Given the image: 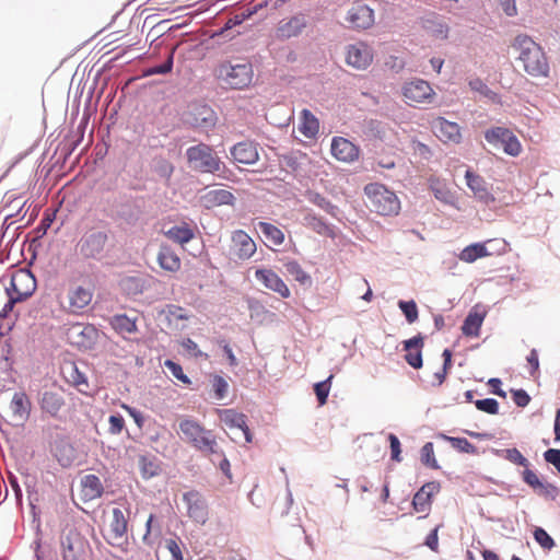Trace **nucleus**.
<instances>
[{
    "mask_svg": "<svg viewBox=\"0 0 560 560\" xmlns=\"http://www.w3.org/2000/svg\"><path fill=\"white\" fill-rule=\"evenodd\" d=\"M485 138L493 147L502 148L508 155L518 156L522 152L520 140L508 128L492 127L485 132Z\"/></svg>",
    "mask_w": 560,
    "mask_h": 560,
    "instance_id": "nucleus-9",
    "label": "nucleus"
},
{
    "mask_svg": "<svg viewBox=\"0 0 560 560\" xmlns=\"http://www.w3.org/2000/svg\"><path fill=\"white\" fill-rule=\"evenodd\" d=\"M96 336V330L93 326L75 324L71 327L69 338L72 343L81 348H89Z\"/></svg>",
    "mask_w": 560,
    "mask_h": 560,
    "instance_id": "nucleus-27",
    "label": "nucleus"
},
{
    "mask_svg": "<svg viewBox=\"0 0 560 560\" xmlns=\"http://www.w3.org/2000/svg\"><path fill=\"white\" fill-rule=\"evenodd\" d=\"M233 160L242 164H254L258 161L259 154L257 147L252 141H243L231 149Z\"/></svg>",
    "mask_w": 560,
    "mask_h": 560,
    "instance_id": "nucleus-25",
    "label": "nucleus"
},
{
    "mask_svg": "<svg viewBox=\"0 0 560 560\" xmlns=\"http://www.w3.org/2000/svg\"><path fill=\"white\" fill-rule=\"evenodd\" d=\"M492 241H487L485 243H474L466 246L458 255V258L467 264H471L479 258L488 257L492 255L487 247Z\"/></svg>",
    "mask_w": 560,
    "mask_h": 560,
    "instance_id": "nucleus-31",
    "label": "nucleus"
},
{
    "mask_svg": "<svg viewBox=\"0 0 560 560\" xmlns=\"http://www.w3.org/2000/svg\"><path fill=\"white\" fill-rule=\"evenodd\" d=\"M331 154L339 161L353 162L359 156V149L348 139L335 137L331 141Z\"/></svg>",
    "mask_w": 560,
    "mask_h": 560,
    "instance_id": "nucleus-24",
    "label": "nucleus"
},
{
    "mask_svg": "<svg viewBox=\"0 0 560 560\" xmlns=\"http://www.w3.org/2000/svg\"><path fill=\"white\" fill-rule=\"evenodd\" d=\"M523 480L525 483H527L528 486H530L533 489H542L545 490L546 493H549V492H557V487L548 483V485H544L537 474L528 468H526L524 471H523Z\"/></svg>",
    "mask_w": 560,
    "mask_h": 560,
    "instance_id": "nucleus-38",
    "label": "nucleus"
},
{
    "mask_svg": "<svg viewBox=\"0 0 560 560\" xmlns=\"http://www.w3.org/2000/svg\"><path fill=\"white\" fill-rule=\"evenodd\" d=\"M155 520V516L153 514H150V516L147 520L145 523V533L142 537V541L144 545L152 547L155 541V537L160 535V528L156 530V534L153 535V522Z\"/></svg>",
    "mask_w": 560,
    "mask_h": 560,
    "instance_id": "nucleus-47",
    "label": "nucleus"
},
{
    "mask_svg": "<svg viewBox=\"0 0 560 560\" xmlns=\"http://www.w3.org/2000/svg\"><path fill=\"white\" fill-rule=\"evenodd\" d=\"M253 66L248 61L232 63L223 62L218 68V78L222 80L231 89L242 90L253 81Z\"/></svg>",
    "mask_w": 560,
    "mask_h": 560,
    "instance_id": "nucleus-4",
    "label": "nucleus"
},
{
    "mask_svg": "<svg viewBox=\"0 0 560 560\" xmlns=\"http://www.w3.org/2000/svg\"><path fill=\"white\" fill-rule=\"evenodd\" d=\"M438 482H427L413 495L412 506L418 513H428L432 505V497L439 492Z\"/></svg>",
    "mask_w": 560,
    "mask_h": 560,
    "instance_id": "nucleus-22",
    "label": "nucleus"
},
{
    "mask_svg": "<svg viewBox=\"0 0 560 560\" xmlns=\"http://www.w3.org/2000/svg\"><path fill=\"white\" fill-rule=\"evenodd\" d=\"M173 56H174V49H172L167 56L166 61L163 65L155 66L152 68H149L144 74L145 75H153V74H165L172 71L173 68Z\"/></svg>",
    "mask_w": 560,
    "mask_h": 560,
    "instance_id": "nucleus-46",
    "label": "nucleus"
},
{
    "mask_svg": "<svg viewBox=\"0 0 560 560\" xmlns=\"http://www.w3.org/2000/svg\"><path fill=\"white\" fill-rule=\"evenodd\" d=\"M513 400L516 406L525 407L529 404L530 397L524 389H517L513 392Z\"/></svg>",
    "mask_w": 560,
    "mask_h": 560,
    "instance_id": "nucleus-60",
    "label": "nucleus"
},
{
    "mask_svg": "<svg viewBox=\"0 0 560 560\" xmlns=\"http://www.w3.org/2000/svg\"><path fill=\"white\" fill-rule=\"evenodd\" d=\"M110 324H112L113 328L118 334H121V335H130V334H135L137 331L136 319H131L125 314L115 315L112 318Z\"/></svg>",
    "mask_w": 560,
    "mask_h": 560,
    "instance_id": "nucleus-36",
    "label": "nucleus"
},
{
    "mask_svg": "<svg viewBox=\"0 0 560 560\" xmlns=\"http://www.w3.org/2000/svg\"><path fill=\"white\" fill-rule=\"evenodd\" d=\"M128 512H124L118 508L112 511V518L105 534L107 542L114 547L119 548L122 552L128 550Z\"/></svg>",
    "mask_w": 560,
    "mask_h": 560,
    "instance_id": "nucleus-6",
    "label": "nucleus"
},
{
    "mask_svg": "<svg viewBox=\"0 0 560 560\" xmlns=\"http://www.w3.org/2000/svg\"><path fill=\"white\" fill-rule=\"evenodd\" d=\"M310 201L314 205L318 206L319 208L324 209L328 213H334L335 206L331 205L329 200H327L325 197H323L319 194H311Z\"/></svg>",
    "mask_w": 560,
    "mask_h": 560,
    "instance_id": "nucleus-54",
    "label": "nucleus"
},
{
    "mask_svg": "<svg viewBox=\"0 0 560 560\" xmlns=\"http://www.w3.org/2000/svg\"><path fill=\"white\" fill-rule=\"evenodd\" d=\"M388 440H389V444H390L392 459L395 462H400L401 460V457H400L401 448H400V442H399L398 438L395 434L390 433L388 435Z\"/></svg>",
    "mask_w": 560,
    "mask_h": 560,
    "instance_id": "nucleus-57",
    "label": "nucleus"
},
{
    "mask_svg": "<svg viewBox=\"0 0 560 560\" xmlns=\"http://www.w3.org/2000/svg\"><path fill=\"white\" fill-rule=\"evenodd\" d=\"M108 236L103 231L84 233L75 245L77 253L84 259H100L104 253Z\"/></svg>",
    "mask_w": 560,
    "mask_h": 560,
    "instance_id": "nucleus-8",
    "label": "nucleus"
},
{
    "mask_svg": "<svg viewBox=\"0 0 560 560\" xmlns=\"http://www.w3.org/2000/svg\"><path fill=\"white\" fill-rule=\"evenodd\" d=\"M534 538L540 545L541 548L550 550L555 547V540L552 537L541 527H537L534 530Z\"/></svg>",
    "mask_w": 560,
    "mask_h": 560,
    "instance_id": "nucleus-43",
    "label": "nucleus"
},
{
    "mask_svg": "<svg viewBox=\"0 0 560 560\" xmlns=\"http://www.w3.org/2000/svg\"><path fill=\"white\" fill-rule=\"evenodd\" d=\"M165 235L173 242L186 244L194 238V231L187 224H183L172 226Z\"/></svg>",
    "mask_w": 560,
    "mask_h": 560,
    "instance_id": "nucleus-37",
    "label": "nucleus"
},
{
    "mask_svg": "<svg viewBox=\"0 0 560 560\" xmlns=\"http://www.w3.org/2000/svg\"><path fill=\"white\" fill-rule=\"evenodd\" d=\"M431 32L436 38L445 39L447 37L448 27L445 24L439 23Z\"/></svg>",
    "mask_w": 560,
    "mask_h": 560,
    "instance_id": "nucleus-64",
    "label": "nucleus"
},
{
    "mask_svg": "<svg viewBox=\"0 0 560 560\" xmlns=\"http://www.w3.org/2000/svg\"><path fill=\"white\" fill-rule=\"evenodd\" d=\"M103 485L95 475H86L81 480V494L84 501H91L103 494Z\"/></svg>",
    "mask_w": 560,
    "mask_h": 560,
    "instance_id": "nucleus-30",
    "label": "nucleus"
},
{
    "mask_svg": "<svg viewBox=\"0 0 560 560\" xmlns=\"http://www.w3.org/2000/svg\"><path fill=\"white\" fill-rule=\"evenodd\" d=\"M500 5L506 16H515L517 14L515 0H501Z\"/></svg>",
    "mask_w": 560,
    "mask_h": 560,
    "instance_id": "nucleus-62",
    "label": "nucleus"
},
{
    "mask_svg": "<svg viewBox=\"0 0 560 560\" xmlns=\"http://www.w3.org/2000/svg\"><path fill=\"white\" fill-rule=\"evenodd\" d=\"M424 341L421 335H417L408 340L404 341V350L407 352L405 360L413 369H420L422 366V353Z\"/></svg>",
    "mask_w": 560,
    "mask_h": 560,
    "instance_id": "nucleus-26",
    "label": "nucleus"
},
{
    "mask_svg": "<svg viewBox=\"0 0 560 560\" xmlns=\"http://www.w3.org/2000/svg\"><path fill=\"white\" fill-rule=\"evenodd\" d=\"M178 427L183 434V440L191 444L196 450L208 454L218 453L215 436L198 421L184 418L179 421Z\"/></svg>",
    "mask_w": 560,
    "mask_h": 560,
    "instance_id": "nucleus-2",
    "label": "nucleus"
},
{
    "mask_svg": "<svg viewBox=\"0 0 560 560\" xmlns=\"http://www.w3.org/2000/svg\"><path fill=\"white\" fill-rule=\"evenodd\" d=\"M285 272L303 287L312 285V277L303 269L296 260H288L284 262Z\"/></svg>",
    "mask_w": 560,
    "mask_h": 560,
    "instance_id": "nucleus-33",
    "label": "nucleus"
},
{
    "mask_svg": "<svg viewBox=\"0 0 560 560\" xmlns=\"http://www.w3.org/2000/svg\"><path fill=\"white\" fill-rule=\"evenodd\" d=\"M332 378L334 375H329L325 381L314 385V392L316 394L319 406H324L327 402Z\"/></svg>",
    "mask_w": 560,
    "mask_h": 560,
    "instance_id": "nucleus-41",
    "label": "nucleus"
},
{
    "mask_svg": "<svg viewBox=\"0 0 560 560\" xmlns=\"http://www.w3.org/2000/svg\"><path fill=\"white\" fill-rule=\"evenodd\" d=\"M468 85L469 88L472 90V91H476L487 97H492L494 96L495 94L487 86V84L483 83V81L479 78H476V79H471L469 82H468Z\"/></svg>",
    "mask_w": 560,
    "mask_h": 560,
    "instance_id": "nucleus-53",
    "label": "nucleus"
},
{
    "mask_svg": "<svg viewBox=\"0 0 560 560\" xmlns=\"http://www.w3.org/2000/svg\"><path fill=\"white\" fill-rule=\"evenodd\" d=\"M319 130L318 119L308 110L301 112L299 131L306 138H314Z\"/></svg>",
    "mask_w": 560,
    "mask_h": 560,
    "instance_id": "nucleus-32",
    "label": "nucleus"
},
{
    "mask_svg": "<svg viewBox=\"0 0 560 560\" xmlns=\"http://www.w3.org/2000/svg\"><path fill=\"white\" fill-rule=\"evenodd\" d=\"M405 102L409 105L431 103L435 96V92L429 82L415 79L406 82L401 89Z\"/></svg>",
    "mask_w": 560,
    "mask_h": 560,
    "instance_id": "nucleus-10",
    "label": "nucleus"
},
{
    "mask_svg": "<svg viewBox=\"0 0 560 560\" xmlns=\"http://www.w3.org/2000/svg\"><path fill=\"white\" fill-rule=\"evenodd\" d=\"M305 220L307 221V225L316 233L324 236H334V230L322 219L314 215H308L305 218Z\"/></svg>",
    "mask_w": 560,
    "mask_h": 560,
    "instance_id": "nucleus-40",
    "label": "nucleus"
},
{
    "mask_svg": "<svg viewBox=\"0 0 560 560\" xmlns=\"http://www.w3.org/2000/svg\"><path fill=\"white\" fill-rule=\"evenodd\" d=\"M504 458L513 464L527 467L528 460L525 458L517 448H508L504 451Z\"/></svg>",
    "mask_w": 560,
    "mask_h": 560,
    "instance_id": "nucleus-50",
    "label": "nucleus"
},
{
    "mask_svg": "<svg viewBox=\"0 0 560 560\" xmlns=\"http://www.w3.org/2000/svg\"><path fill=\"white\" fill-rule=\"evenodd\" d=\"M68 298L71 311L77 313L91 303L93 293L90 289L78 285L69 291Z\"/></svg>",
    "mask_w": 560,
    "mask_h": 560,
    "instance_id": "nucleus-29",
    "label": "nucleus"
},
{
    "mask_svg": "<svg viewBox=\"0 0 560 560\" xmlns=\"http://www.w3.org/2000/svg\"><path fill=\"white\" fill-rule=\"evenodd\" d=\"M421 463L431 469H440V465L434 455V445L432 442H427L421 448Z\"/></svg>",
    "mask_w": 560,
    "mask_h": 560,
    "instance_id": "nucleus-39",
    "label": "nucleus"
},
{
    "mask_svg": "<svg viewBox=\"0 0 560 560\" xmlns=\"http://www.w3.org/2000/svg\"><path fill=\"white\" fill-rule=\"evenodd\" d=\"M212 386H213L215 398L219 400L223 399L229 389L228 382L222 376L215 375L212 381Z\"/></svg>",
    "mask_w": 560,
    "mask_h": 560,
    "instance_id": "nucleus-49",
    "label": "nucleus"
},
{
    "mask_svg": "<svg viewBox=\"0 0 560 560\" xmlns=\"http://www.w3.org/2000/svg\"><path fill=\"white\" fill-rule=\"evenodd\" d=\"M165 366L171 371L173 376L176 377L178 381H180L184 384H190V380L183 372V369H182V366L178 363H176V362H174L172 360H166L165 361Z\"/></svg>",
    "mask_w": 560,
    "mask_h": 560,
    "instance_id": "nucleus-51",
    "label": "nucleus"
},
{
    "mask_svg": "<svg viewBox=\"0 0 560 560\" xmlns=\"http://www.w3.org/2000/svg\"><path fill=\"white\" fill-rule=\"evenodd\" d=\"M121 408L128 412V415L135 420L138 428H142L144 424V417L143 415L138 411L137 409L128 406L127 404H121Z\"/></svg>",
    "mask_w": 560,
    "mask_h": 560,
    "instance_id": "nucleus-59",
    "label": "nucleus"
},
{
    "mask_svg": "<svg viewBox=\"0 0 560 560\" xmlns=\"http://www.w3.org/2000/svg\"><path fill=\"white\" fill-rule=\"evenodd\" d=\"M444 439H446L454 448L460 452L471 454L476 451L475 446L465 438H452L444 435Z\"/></svg>",
    "mask_w": 560,
    "mask_h": 560,
    "instance_id": "nucleus-44",
    "label": "nucleus"
},
{
    "mask_svg": "<svg viewBox=\"0 0 560 560\" xmlns=\"http://www.w3.org/2000/svg\"><path fill=\"white\" fill-rule=\"evenodd\" d=\"M442 525H438L425 538V546H428L432 551H439V530Z\"/></svg>",
    "mask_w": 560,
    "mask_h": 560,
    "instance_id": "nucleus-58",
    "label": "nucleus"
},
{
    "mask_svg": "<svg viewBox=\"0 0 560 560\" xmlns=\"http://www.w3.org/2000/svg\"><path fill=\"white\" fill-rule=\"evenodd\" d=\"M186 155L189 165L196 171L202 173H215L220 171V159L214 154L211 147L205 143L188 148Z\"/></svg>",
    "mask_w": 560,
    "mask_h": 560,
    "instance_id": "nucleus-5",
    "label": "nucleus"
},
{
    "mask_svg": "<svg viewBox=\"0 0 560 560\" xmlns=\"http://www.w3.org/2000/svg\"><path fill=\"white\" fill-rule=\"evenodd\" d=\"M465 178L467 186L472 191L475 198H477L479 201L489 205L495 200L493 194L491 192V187L482 176L471 170H467L465 173Z\"/></svg>",
    "mask_w": 560,
    "mask_h": 560,
    "instance_id": "nucleus-18",
    "label": "nucleus"
},
{
    "mask_svg": "<svg viewBox=\"0 0 560 560\" xmlns=\"http://www.w3.org/2000/svg\"><path fill=\"white\" fill-rule=\"evenodd\" d=\"M108 432L113 435L120 434L125 428V420L120 415H112L108 418Z\"/></svg>",
    "mask_w": 560,
    "mask_h": 560,
    "instance_id": "nucleus-52",
    "label": "nucleus"
},
{
    "mask_svg": "<svg viewBox=\"0 0 560 560\" xmlns=\"http://www.w3.org/2000/svg\"><path fill=\"white\" fill-rule=\"evenodd\" d=\"M255 278L268 290L278 293L281 298L288 299L291 291L284 281L271 269L259 268L255 271Z\"/></svg>",
    "mask_w": 560,
    "mask_h": 560,
    "instance_id": "nucleus-17",
    "label": "nucleus"
},
{
    "mask_svg": "<svg viewBox=\"0 0 560 560\" xmlns=\"http://www.w3.org/2000/svg\"><path fill=\"white\" fill-rule=\"evenodd\" d=\"M165 548L170 553V558L167 560H183L182 549L176 540L167 539Z\"/></svg>",
    "mask_w": 560,
    "mask_h": 560,
    "instance_id": "nucleus-55",
    "label": "nucleus"
},
{
    "mask_svg": "<svg viewBox=\"0 0 560 560\" xmlns=\"http://www.w3.org/2000/svg\"><path fill=\"white\" fill-rule=\"evenodd\" d=\"M158 261L160 267L166 271L176 272L180 268L179 257L168 247L161 248Z\"/></svg>",
    "mask_w": 560,
    "mask_h": 560,
    "instance_id": "nucleus-34",
    "label": "nucleus"
},
{
    "mask_svg": "<svg viewBox=\"0 0 560 560\" xmlns=\"http://www.w3.org/2000/svg\"><path fill=\"white\" fill-rule=\"evenodd\" d=\"M36 289L34 276L26 269H19L11 277L10 287L5 289L9 295V306L31 296Z\"/></svg>",
    "mask_w": 560,
    "mask_h": 560,
    "instance_id": "nucleus-7",
    "label": "nucleus"
},
{
    "mask_svg": "<svg viewBox=\"0 0 560 560\" xmlns=\"http://www.w3.org/2000/svg\"><path fill=\"white\" fill-rule=\"evenodd\" d=\"M511 48L516 54V61L523 71L533 78H547L550 66L544 48L526 34L516 35Z\"/></svg>",
    "mask_w": 560,
    "mask_h": 560,
    "instance_id": "nucleus-1",
    "label": "nucleus"
},
{
    "mask_svg": "<svg viewBox=\"0 0 560 560\" xmlns=\"http://www.w3.org/2000/svg\"><path fill=\"white\" fill-rule=\"evenodd\" d=\"M218 417L220 421L229 429V430H240L246 442H252V434L249 428L246 424V416L240 413L233 409H218Z\"/></svg>",
    "mask_w": 560,
    "mask_h": 560,
    "instance_id": "nucleus-20",
    "label": "nucleus"
},
{
    "mask_svg": "<svg viewBox=\"0 0 560 560\" xmlns=\"http://www.w3.org/2000/svg\"><path fill=\"white\" fill-rule=\"evenodd\" d=\"M527 362L532 366L530 375H535L539 369L538 353L535 349H533L527 355Z\"/></svg>",
    "mask_w": 560,
    "mask_h": 560,
    "instance_id": "nucleus-63",
    "label": "nucleus"
},
{
    "mask_svg": "<svg viewBox=\"0 0 560 560\" xmlns=\"http://www.w3.org/2000/svg\"><path fill=\"white\" fill-rule=\"evenodd\" d=\"M258 226L271 245L281 246L284 243V233L278 226L268 222H259Z\"/></svg>",
    "mask_w": 560,
    "mask_h": 560,
    "instance_id": "nucleus-35",
    "label": "nucleus"
},
{
    "mask_svg": "<svg viewBox=\"0 0 560 560\" xmlns=\"http://www.w3.org/2000/svg\"><path fill=\"white\" fill-rule=\"evenodd\" d=\"M485 317L486 312L480 311L477 306L472 307L463 323V335L466 337H479Z\"/></svg>",
    "mask_w": 560,
    "mask_h": 560,
    "instance_id": "nucleus-28",
    "label": "nucleus"
},
{
    "mask_svg": "<svg viewBox=\"0 0 560 560\" xmlns=\"http://www.w3.org/2000/svg\"><path fill=\"white\" fill-rule=\"evenodd\" d=\"M306 27V19L303 14H296L287 20H281L275 31V37L287 40L299 36Z\"/></svg>",
    "mask_w": 560,
    "mask_h": 560,
    "instance_id": "nucleus-19",
    "label": "nucleus"
},
{
    "mask_svg": "<svg viewBox=\"0 0 560 560\" xmlns=\"http://www.w3.org/2000/svg\"><path fill=\"white\" fill-rule=\"evenodd\" d=\"M183 501L187 506V515L196 523L205 524L208 520L209 509L206 499L197 490H190L183 494Z\"/></svg>",
    "mask_w": 560,
    "mask_h": 560,
    "instance_id": "nucleus-13",
    "label": "nucleus"
},
{
    "mask_svg": "<svg viewBox=\"0 0 560 560\" xmlns=\"http://www.w3.org/2000/svg\"><path fill=\"white\" fill-rule=\"evenodd\" d=\"M10 420L19 425L26 422L31 416L32 401L25 392H15L9 404Z\"/></svg>",
    "mask_w": 560,
    "mask_h": 560,
    "instance_id": "nucleus-14",
    "label": "nucleus"
},
{
    "mask_svg": "<svg viewBox=\"0 0 560 560\" xmlns=\"http://www.w3.org/2000/svg\"><path fill=\"white\" fill-rule=\"evenodd\" d=\"M373 58L372 48L363 42L351 44L346 48V62L354 69L365 70L372 63Z\"/></svg>",
    "mask_w": 560,
    "mask_h": 560,
    "instance_id": "nucleus-12",
    "label": "nucleus"
},
{
    "mask_svg": "<svg viewBox=\"0 0 560 560\" xmlns=\"http://www.w3.org/2000/svg\"><path fill=\"white\" fill-rule=\"evenodd\" d=\"M544 458L547 463L551 464L560 474V450L549 448L544 453Z\"/></svg>",
    "mask_w": 560,
    "mask_h": 560,
    "instance_id": "nucleus-56",
    "label": "nucleus"
},
{
    "mask_svg": "<svg viewBox=\"0 0 560 560\" xmlns=\"http://www.w3.org/2000/svg\"><path fill=\"white\" fill-rule=\"evenodd\" d=\"M69 382H71V384L75 386L81 393H86L89 387L86 377L78 371L75 365L71 366V375Z\"/></svg>",
    "mask_w": 560,
    "mask_h": 560,
    "instance_id": "nucleus-45",
    "label": "nucleus"
},
{
    "mask_svg": "<svg viewBox=\"0 0 560 560\" xmlns=\"http://www.w3.org/2000/svg\"><path fill=\"white\" fill-rule=\"evenodd\" d=\"M346 21L353 28L366 30L374 23V11L364 2L355 1L349 9Z\"/></svg>",
    "mask_w": 560,
    "mask_h": 560,
    "instance_id": "nucleus-15",
    "label": "nucleus"
},
{
    "mask_svg": "<svg viewBox=\"0 0 560 560\" xmlns=\"http://www.w3.org/2000/svg\"><path fill=\"white\" fill-rule=\"evenodd\" d=\"M234 201V195L226 189H206L200 195V202L207 209L224 205L232 206Z\"/></svg>",
    "mask_w": 560,
    "mask_h": 560,
    "instance_id": "nucleus-23",
    "label": "nucleus"
},
{
    "mask_svg": "<svg viewBox=\"0 0 560 560\" xmlns=\"http://www.w3.org/2000/svg\"><path fill=\"white\" fill-rule=\"evenodd\" d=\"M255 241L243 230H236L231 235L230 254L236 260H248L255 255Z\"/></svg>",
    "mask_w": 560,
    "mask_h": 560,
    "instance_id": "nucleus-11",
    "label": "nucleus"
},
{
    "mask_svg": "<svg viewBox=\"0 0 560 560\" xmlns=\"http://www.w3.org/2000/svg\"><path fill=\"white\" fill-rule=\"evenodd\" d=\"M63 396L56 390H45L38 398V405L42 412L51 418H57L59 412L65 407Z\"/></svg>",
    "mask_w": 560,
    "mask_h": 560,
    "instance_id": "nucleus-21",
    "label": "nucleus"
},
{
    "mask_svg": "<svg viewBox=\"0 0 560 560\" xmlns=\"http://www.w3.org/2000/svg\"><path fill=\"white\" fill-rule=\"evenodd\" d=\"M180 345L185 350H187L189 353H191L195 358L203 355V353L198 349L197 343L190 338L183 339Z\"/></svg>",
    "mask_w": 560,
    "mask_h": 560,
    "instance_id": "nucleus-61",
    "label": "nucleus"
},
{
    "mask_svg": "<svg viewBox=\"0 0 560 560\" xmlns=\"http://www.w3.org/2000/svg\"><path fill=\"white\" fill-rule=\"evenodd\" d=\"M475 405L478 410L489 415H497L499 412V404L493 398L479 399Z\"/></svg>",
    "mask_w": 560,
    "mask_h": 560,
    "instance_id": "nucleus-48",
    "label": "nucleus"
},
{
    "mask_svg": "<svg viewBox=\"0 0 560 560\" xmlns=\"http://www.w3.org/2000/svg\"><path fill=\"white\" fill-rule=\"evenodd\" d=\"M371 208L381 215H394L399 212L397 196L382 184H369L364 187Z\"/></svg>",
    "mask_w": 560,
    "mask_h": 560,
    "instance_id": "nucleus-3",
    "label": "nucleus"
},
{
    "mask_svg": "<svg viewBox=\"0 0 560 560\" xmlns=\"http://www.w3.org/2000/svg\"><path fill=\"white\" fill-rule=\"evenodd\" d=\"M398 306L409 324L418 319V307L415 301H399Z\"/></svg>",
    "mask_w": 560,
    "mask_h": 560,
    "instance_id": "nucleus-42",
    "label": "nucleus"
},
{
    "mask_svg": "<svg viewBox=\"0 0 560 560\" xmlns=\"http://www.w3.org/2000/svg\"><path fill=\"white\" fill-rule=\"evenodd\" d=\"M432 131L444 143H459L462 140L460 127L454 121L436 117L431 122Z\"/></svg>",
    "mask_w": 560,
    "mask_h": 560,
    "instance_id": "nucleus-16",
    "label": "nucleus"
}]
</instances>
